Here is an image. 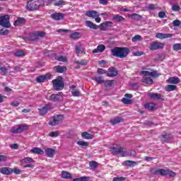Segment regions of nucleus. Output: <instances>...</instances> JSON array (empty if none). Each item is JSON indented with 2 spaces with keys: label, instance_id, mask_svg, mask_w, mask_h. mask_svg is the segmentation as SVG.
<instances>
[{
  "label": "nucleus",
  "instance_id": "nucleus-48",
  "mask_svg": "<svg viewBox=\"0 0 181 181\" xmlns=\"http://www.w3.org/2000/svg\"><path fill=\"white\" fill-rule=\"evenodd\" d=\"M122 103L123 104H127V105H129L130 104H132V100L128 99L127 98H122Z\"/></svg>",
  "mask_w": 181,
  "mask_h": 181
},
{
  "label": "nucleus",
  "instance_id": "nucleus-45",
  "mask_svg": "<svg viewBox=\"0 0 181 181\" xmlns=\"http://www.w3.org/2000/svg\"><path fill=\"white\" fill-rule=\"evenodd\" d=\"M146 74H148V76H150V77H158L159 75L158 74V71H154L153 72H149L146 71V72H144Z\"/></svg>",
  "mask_w": 181,
  "mask_h": 181
},
{
  "label": "nucleus",
  "instance_id": "nucleus-17",
  "mask_svg": "<svg viewBox=\"0 0 181 181\" xmlns=\"http://www.w3.org/2000/svg\"><path fill=\"white\" fill-rule=\"evenodd\" d=\"M45 155L48 158H53L54 155H56V149L52 148H48L45 150Z\"/></svg>",
  "mask_w": 181,
  "mask_h": 181
},
{
  "label": "nucleus",
  "instance_id": "nucleus-35",
  "mask_svg": "<svg viewBox=\"0 0 181 181\" xmlns=\"http://www.w3.org/2000/svg\"><path fill=\"white\" fill-rule=\"evenodd\" d=\"M92 80L96 81L98 84H103V83H104V79L103 78V76H93Z\"/></svg>",
  "mask_w": 181,
  "mask_h": 181
},
{
  "label": "nucleus",
  "instance_id": "nucleus-37",
  "mask_svg": "<svg viewBox=\"0 0 181 181\" xmlns=\"http://www.w3.org/2000/svg\"><path fill=\"white\" fill-rule=\"evenodd\" d=\"M89 166L92 170H94L95 169H97V168H98V163L94 160L90 161Z\"/></svg>",
  "mask_w": 181,
  "mask_h": 181
},
{
  "label": "nucleus",
  "instance_id": "nucleus-46",
  "mask_svg": "<svg viewBox=\"0 0 181 181\" xmlns=\"http://www.w3.org/2000/svg\"><path fill=\"white\" fill-rule=\"evenodd\" d=\"M142 40V36L139 35H134V37H133L132 38V41L135 42H139Z\"/></svg>",
  "mask_w": 181,
  "mask_h": 181
},
{
  "label": "nucleus",
  "instance_id": "nucleus-61",
  "mask_svg": "<svg viewBox=\"0 0 181 181\" xmlns=\"http://www.w3.org/2000/svg\"><path fill=\"white\" fill-rule=\"evenodd\" d=\"M97 73H98V74H107V71H105V69L99 68V69H98Z\"/></svg>",
  "mask_w": 181,
  "mask_h": 181
},
{
  "label": "nucleus",
  "instance_id": "nucleus-39",
  "mask_svg": "<svg viewBox=\"0 0 181 181\" xmlns=\"http://www.w3.org/2000/svg\"><path fill=\"white\" fill-rule=\"evenodd\" d=\"M77 144L79 146H81V148H87L88 146H90V143L84 141H79Z\"/></svg>",
  "mask_w": 181,
  "mask_h": 181
},
{
  "label": "nucleus",
  "instance_id": "nucleus-43",
  "mask_svg": "<svg viewBox=\"0 0 181 181\" xmlns=\"http://www.w3.org/2000/svg\"><path fill=\"white\" fill-rule=\"evenodd\" d=\"M49 136H51L52 138H56L60 135V132L59 131H54V132H50L48 134Z\"/></svg>",
  "mask_w": 181,
  "mask_h": 181
},
{
  "label": "nucleus",
  "instance_id": "nucleus-57",
  "mask_svg": "<svg viewBox=\"0 0 181 181\" xmlns=\"http://www.w3.org/2000/svg\"><path fill=\"white\" fill-rule=\"evenodd\" d=\"M172 9L173 12H179L180 11V6L179 5H173Z\"/></svg>",
  "mask_w": 181,
  "mask_h": 181
},
{
  "label": "nucleus",
  "instance_id": "nucleus-32",
  "mask_svg": "<svg viewBox=\"0 0 181 181\" xmlns=\"http://www.w3.org/2000/svg\"><path fill=\"white\" fill-rule=\"evenodd\" d=\"M165 91H168V92L175 91L177 90V87L176 86V85H167L165 87Z\"/></svg>",
  "mask_w": 181,
  "mask_h": 181
},
{
  "label": "nucleus",
  "instance_id": "nucleus-9",
  "mask_svg": "<svg viewBox=\"0 0 181 181\" xmlns=\"http://www.w3.org/2000/svg\"><path fill=\"white\" fill-rule=\"evenodd\" d=\"M141 74H143L142 83H145V84H153V80L151 76L148 75L146 71H141Z\"/></svg>",
  "mask_w": 181,
  "mask_h": 181
},
{
  "label": "nucleus",
  "instance_id": "nucleus-18",
  "mask_svg": "<svg viewBox=\"0 0 181 181\" xmlns=\"http://www.w3.org/2000/svg\"><path fill=\"white\" fill-rule=\"evenodd\" d=\"M76 88V86L75 85H72L69 87V90H71V93L73 97H80V90Z\"/></svg>",
  "mask_w": 181,
  "mask_h": 181
},
{
  "label": "nucleus",
  "instance_id": "nucleus-23",
  "mask_svg": "<svg viewBox=\"0 0 181 181\" xmlns=\"http://www.w3.org/2000/svg\"><path fill=\"white\" fill-rule=\"evenodd\" d=\"M167 81L169 84H179L180 79L177 77H170Z\"/></svg>",
  "mask_w": 181,
  "mask_h": 181
},
{
  "label": "nucleus",
  "instance_id": "nucleus-63",
  "mask_svg": "<svg viewBox=\"0 0 181 181\" xmlns=\"http://www.w3.org/2000/svg\"><path fill=\"white\" fill-rule=\"evenodd\" d=\"M165 16H166V13H164V11H160L158 13V18H160L161 19H163V18H165Z\"/></svg>",
  "mask_w": 181,
  "mask_h": 181
},
{
  "label": "nucleus",
  "instance_id": "nucleus-4",
  "mask_svg": "<svg viewBox=\"0 0 181 181\" xmlns=\"http://www.w3.org/2000/svg\"><path fill=\"white\" fill-rule=\"evenodd\" d=\"M86 25L88 28H90V29H93L95 30L98 29V28L100 30H107V25H105V23H103L98 26L96 24H94L92 21H88L86 22Z\"/></svg>",
  "mask_w": 181,
  "mask_h": 181
},
{
  "label": "nucleus",
  "instance_id": "nucleus-34",
  "mask_svg": "<svg viewBox=\"0 0 181 181\" xmlns=\"http://www.w3.org/2000/svg\"><path fill=\"white\" fill-rule=\"evenodd\" d=\"M81 136L84 139H93V138H94V136H93V134H91L87 132H83L81 134Z\"/></svg>",
  "mask_w": 181,
  "mask_h": 181
},
{
  "label": "nucleus",
  "instance_id": "nucleus-60",
  "mask_svg": "<svg viewBox=\"0 0 181 181\" xmlns=\"http://www.w3.org/2000/svg\"><path fill=\"white\" fill-rule=\"evenodd\" d=\"M168 175L170 176V177H175L176 176V173L168 170Z\"/></svg>",
  "mask_w": 181,
  "mask_h": 181
},
{
  "label": "nucleus",
  "instance_id": "nucleus-15",
  "mask_svg": "<svg viewBox=\"0 0 181 181\" xmlns=\"http://www.w3.org/2000/svg\"><path fill=\"white\" fill-rule=\"evenodd\" d=\"M52 19L54 21H62L64 19V13H54L51 14Z\"/></svg>",
  "mask_w": 181,
  "mask_h": 181
},
{
  "label": "nucleus",
  "instance_id": "nucleus-42",
  "mask_svg": "<svg viewBox=\"0 0 181 181\" xmlns=\"http://www.w3.org/2000/svg\"><path fill=\"white\" fill-rule=\"evenodd\" d=\"M21 162H23V163H32L35 162V160L30 157H25L21 160Z\"/></svg>",
  "mask_w": 181,
  "mask_h": 181
},
{
  "label": "nucleus",
  "instance_id": "nucleus-19",
  "mask_svg": "<svg viewBox=\"0 0 181 181\" xmlns=\"http://www.w3.org/2000/svg\"><path fill=\"white\" fill-rule=\"evenodd\" d=\"M67 70V67L64 66H55L54 67V71H55V73H64V71H66Z\"/></svg>",
  "mask_w": 181,
  "mask_h": 181
},
{
  "label": "nucleus",
  "instance_id": "nucleus-7",
  "mask_svg": "<svg viewBox=\"0 0 181 181\" xmlns=\"http://www.w3.org/2000/svg\"><path fill=\"white\" fill-rule=\"evenodd\" d=\"M29 129V125L24 124H20L17 128H13L11 129V134H21L25 131Z\"/></svg>",
  "mask_w": 181,
  "mask_h": 181
},
{
  "label": "nucleus",
  "instance_id": "nucleus-6",
  "mask_svg": "<svg viewBox=\"0 0 181 181\" xmlns=\"http://www.w3.org/2000/svg\"><path fill=\"white\" fill-rule=\"evenodd\" d=\"M127 150L120 146H113L112 148V155H121L122 157L127 156Z\"/></svg>",
  "mask_w": 181,
  "mask_h": 181
},
{
  "label": "nucleus",
  "instance_id": "nucleus-13",
  "mask_svg": "<svg viewBox=\"0 0 181 181\" xmlns=\"http://www.w3.org/2000/svg\"><path fill=\"white\" fill-rule=\"evenodd\" d=\"M52 110V105L47 104L44 107L39 109L40 115H46L49 111Z\"/></svg>",
  "mask_w": 181,
  "mask_h": 181
},
{
  "label": "nucleus",
  "instance_id": "nucleus-29",
  "mask_svg": "<svg viewBox=\"0 0 181 181\" xmlns=\"http://www.w3.org/2000/svg\"><path fill=\"white\" fill-rule=\"evenodd\" d=\"M144 107L148 111H155V110H156V107H155V105L153 103H146V105H144Z\"/></svg>",
  "mask_w": 181,
  "mask_h": 181
},
{
  "label": "nucleus",
  "instance_id": "nucleus-25",
  "mask_svg": "<svg viewBox=\"0 0 181 181\" xmlns=\"http://www.w3.org/2000/svg\"><path fill=\"white\" fill-rule=\"evenodd\" d=\"M110 122L112 125H117V124H119V122H124V119L117 117L110 119Z\"/></svg>",
  "mask_w": 181,
  "mask_h": 181
},
{
  "label": "nucleus",
  "instance_id": "nucleus-24",
  "mask_svg": "<svg viewBox=\"0 0 181 181\" xmlns=\"http://www.w3.org/2000/svg\"><path fill=\"white\" fill-rule=\"evenodd\" d=\"M31 153H35L36 155H44L45 151L39 147H35L31 149Z\"/></svg>",
  "mask_w": 181,
  "mask_h": 181
},
{
  "label": "nucleus",
  "instance_id": "nucleus-20",
  "mask_svg": "<svg viewBox=\"0 0 181 181\" xmlns=\"http://www.w3.org/2000/svg\"><path fill=\"white\" fill-rule=\"evenodd\" d=\"M0 173H2V175H12V168L3 167L0 168Z\"/></svg>",
  "mask_w": 181,
  "mask_h": 181
},
{
  "label": "nucleus",
  "instance_id": "nucleus-47",
  "mask_svg": "<svg viewBox=\"0 0 181 181\" xmlns=\"http://www.w3.org/2000/svg\"><path fill=\"white\" fill-rule=\"evenodd\" d=\"M25 52L20 50L18 52H16L14 53V56H16V57H23L25 56Z\"/></svg>",
  "mask_w": 181,
  "mask_h": 181
},
{
  "label": "nucleus",
  "instance_id": "nucleus-16",
  "mask_svg": "<svg viewBox=\"0 0 181 181\" xmlns=\"http://www.w3.org/2000/svg\"><path fill=\"white\" fill-rule=\"evenodd\" d=\"M106 74L108 76V77H116V76H118V71H117V69H115L114 67L109 68L108 71L106 72Z\"/></svg>",
  "mask_w": 181,
  "mask_h": 181
},
{
  "label": "nucleus",
  "instance_id": "nucleus-21",
  "mask_svg": "<svg viewBox=\"0 0 181 181\" xmlns=\"http://www.w3.org/2000/svg\"><path fill=\"white\" fill-rule=\"evenodd\" d=\"M25 23H26V19L22 17H18L13 25L14 26H19L21 25H25Z\"/></svg>",
  "mask_w": 181,
  "mask_h": 181
},
{
  "label": "nucleus",
  "instance_id": "nucleus-41",
  "mask_svg": "<svg viewBox=\"0 0 181 181\" xmlns=\"http://www.w3.org/2000/svg\"><path fill=\"white\" fill-rule=\"evenodd\" d=\"M70 37L71 39H74V40L80 39V37H81V35L80 34V33L75 32V33H71Z\"/></svg>",
  "mask_w": 181,
  "mask_h": 181
},
{
  "label": "nucleus",
  "instance_id": "nucleus-36",
  "mask_svg": "<svg viewBox=\"0 0 181 181\" xmlns=\"http://www.w3.org/2000/svg\"><path fill=\"white\" fill-rule=\"evenodd\" d=\"M62 177L63 179H71L73 177V175L67 171H62Z\"/></svg>",
  "mask_w": 181,
  "mask_h": 181
},
{
  "label": "nucleus",
  "instance_id": "nucleus-40",
  "mask_svg": "<svg viewBox=\"0 0 181 181\" xmlns=\"http://www.w3.org/2000/svg\"><path fill=\"white\" fill-rule=\"evenodd\" d=\"M170 139H172V134H163L162 141H163V142H168Z\"/></svg>",
  "mask_w": 181,
  "mask_h": 181
},
{
  "label": "nucleus",
  "instance_id": "nucleus-27",
  "mask_svg": "<svg viewBox=\"0 0 181 181\" xmlns=\"http://www.w3.org/2000/svg\"><path fill=\"white\" fill-rule=\"evenodd\" d=\"M105 50V45H99L96 49L93 50V53H103Z\"/></svg>",
  "mask_w": 181,
  "mask_h": 181
},
{
  "label": "nucleus",
  "instance_id": "nucleus-52",
  "mask_svg": "<svg viewBox=\"0 0 181 181\" xmlns=\"http://www.w3.org/2000/svg\"><path fill=\"white\" fill-rule=\"evenodd\" d=\"M8 34H9L8 30H4V29L0 30V36H6V35H8Z\"/></svg>",
  "mask_w": 181,
  "mask_h": 181
},
{
  "label": "nucleus",
  "instance_id": "nucleus-55",
  "mask_svg": "<svg viewBox=\"0 0 181 181\" xmlns=\"http://www.w3.org/2000/svg\"><path fill=\"white\" fill-rule=\"evenodd\" d=\"M88 177H81L78 178H75L73 180V181H88Z\"/></svg>",
  "mask_w": 181,
  "mask_h": 181
},
{
  "label": "nucleus",
  "instance_id": "nucleus-2",
  "mask_svg": "<svg viewBox=\"0 0 181 181\" xmlns=\"http://www.w3.org/2000/svg\"><path fill=\"white\" fill-rule=\"evenodd\" d=\"M42 0H28L27 2L26 8L30 12H34L37 11L39 8H42Z\"/></svg>",
  "mask_w": 181,
  "mask_h": 181
},
{
  "label": "nucleus",
  "instance_id": "nucleus-28",
  "mask_svg": "<svg viewBox=\"0 0 181 181\" xmlns=\"http://www.w3.org/2000/svg\"><path fill=\"white\" fill-rule=\"evenodd\" d=\"M86 16H88V18H97L98 16V13L94 10L86 11Z\"/></svg>",
  "mask_w": 181,
  "mask_h": 181
},
{
  "label": "nucleus",
  "instance_id": "nucleus-56",
  "mask_svg": "<svg viewBox=\"0 0 181 181\" xmlns=\"http://www.w3.org/2000/svg\"><path fill=\"white\" fill-rule=\"evenodd\" d=\"M173 50H181V44H175L173 47Z\"/></svg>",
  "mask_w": 181,
  "mask_h": 181
},
{
  "label": "nucleus",
  "instance_id": "nucleus-3",
  "mask_svg": "<svg viewBox=\"0 0 181 181\" xmlns=\"http://www.w3.org/2000/svg\"><path fill=\"white\" fill-rule=\"evenodd\" d=\"M52 86L55 91H62L64 88V81L60 78H55L52 80Z\"/></svg>",
  "mask_w": 181,
  "mask_h": 181
},
{
  "label": "nucleus",
  "instance_id": "nucleus-31",
  "mask_svg": "<svg viewBox=\"0 0 181 181\" xmlns=\"http://www.w3.org/2000/svg\"><path fill=\"white\" fill-rule=\"evenodd\" d=\"M112 21L119 23L125 21V18L122 16L117 14L112 17Z\"/></svg>",
  "mask_w": 181,
  "mask_h": 181
},
{
  "label": "nucleus",
  "instance_id": "nucleus-53",
  "mask_svg": "<svg viewBox=\"0 0 181 181\" xmlns=\"http://www.w3.org/2000/svg\"><path fill=\"white\" fill-rule=\"evenodd\" d=\"M12 173H15V175H21V173H22V170L18 168H14L12 169Z\"/></svg>",
  "mask_w": 181,
  "mask_h": 181
},
{
  "label": "nucleus",
  "instance_id": "nucleus-64",
  "mask_svg": "<svg viewBox=\"0 0 181 181\" xmlns=\"http://www.w3.org/2000/svg\"><path fill=\"white\" fill-rule=\"evenodd\" d=\"M105 85L107 86H108L109 87H112V81L111 80H107L105 83Z\"/></svg>",
  "mask_w": 181,
  "mask_h": 181
},
{
  "label": "nucleus",
  "instance_id": "nucleus-59",
  "mask_svg": "<svg viewBox=\"0 0 181 181\" xmlns=\"http://www.w3.org/2000/svg\"><path fill=\"white\" fill-rule=\"evenodd\" d=\"M44 76L45 77V80H52L53 75L50 73H47Z\"/></svg>",
  "mask_w": 181,
  "mask_h": 181
},
{
  "label": "nucleus",
  "instance_id": "nucleus-22",
  "mask_svg": "<svg viewBox=\"0 0 181 181\" xmlns=\"http://www.w3.org/2000/svg\"><path fill=\"white\" fill-rule=\"evenodd\" d=\"M136 165H138L136 161L129 160H125L123 164L124 166H127V168H134Z\"/></svg>",
  "mask_w": 181,
  "mask_h": 181
},
{
  "label": "nucleus",
  "instance_id": "nucleus-26",
  "mask_svg": "<svg viewBox=\"0 0 181 181\" xmlns=\"http://www.w3.org/2000/svg\"><path fill=\"white\" fill-rule=\"evenodd\" d=\"M11 69V66H0V74L1 76H6L8 70Z\"/></svg>",
  "mask_w": 181,
  "mask_h": 181
},
{
  "label": "nucleus",
  "instance_id": "nucleus-1",
  "mask_svg": "<svg viewBox=\"0 0 181 181\" xmlns=\"http://www.w3.org/2000/svg\"><path fill=\"white\" fill-rule=\"evenodd\" d=\"M111 53L115 57L125 59L129 54V49L128 47H116L111 49Z\"/></svg>",
  "mask_w": 181,
  "mask_h": 181
},
{
  "label": "nucleus",
  "instance_id": "nucleus-50",
  "mask_svg": "<svg viewBox=\"0 0 181 181\" xmlns=\"http://www.w3.org/2000/svg\"><path fill=\"white\" fill-rule=\"evenodd\" d=\"M173 25L176 28H181V21L179 20H175L173 21Z\"/></svg>",
  "mask_w": 181,
  "mask_h": 181
},
{
  "label": "nucleus",
  "instance_id": "nucleus-12",
  "mask_svg": "<svg viewBox=\"0 0 181 181\" xmlns=\"http://www.w3.org/2000/svg\"><path fill=\"white\" fill-rule=\"evenodd\" d=\"M156 37H157V39H160V40H163V39H170L171 37H173V34L157 33Z\"/></svg>",
  "mask_w": 181,
  "mask_h": 181
},
{
  "label": "nucleus",
  "instance_id": "nucleus-49",
  "mask_svg": "<svg viewBox=\"0 0 181 181\" xmlns=\"http://www.w3.org/2000/svg\"><path fill=\"white\" fill-rule=\"evenodd\" d=\"M76 64H79V66H87V60L82 59L81 61H75Z\"/></svg>",
  "mask_w": 181,
  "mask_h": 181
},
{
  "label": "nucleus",
  "instance_id": "nucleus-14",
  "mask_svg": "<svg viewBox=\"0 0 181 181\" xmlns=\"http://www.w3.org/2000/svg\"><path fill=\"white\" fill-rule=\"evenodd\" d=\"M148 97H150L151 100H160V101H165V98H163L160 93H149Z\"/></svg>",
  "mask_w": 181,
  "mask_h": 181
},
{
  "label": "nucleus",
  "instance_id": "nucleus-58",
  "mask_svg": "<svg viewBox=\"0 0 181 181\" xmlns=\"http://www.w3.org/2000/svg\"><path fill=\"white\" fill-rule=\"evenodd\" d=\"M129 18H132V19H137V18H141V16L137 13H133V14H129Z\"/></svg>",
  "mask_w": 181,
  "mask_h": 181
},
{
  "label": "nucleus",
  "instance_id": "nucleus-8",
  "mask_svg": "<svg viewBox=\"0 0 181 181\" xmlns=\"http://www.w3.org/2000/svg\"><path fill=\"white\" fill-rule=\"evenodd\" d=\"M0 25L3 28H11V23H9V16L5 15L0 16Z\"/></svg>",
  "mask_w": 181,
  "mask_h": 181
},
{
  "label": "nucleus",
  "instance_id": "nucleus-10",
  "mask_svg": "<svg viewBox=\"0 0 181 181\" xmlns=\"http://www.w3.org/2000/svg\"><path fill=\"white\" fill-rule=\"evenodd\" d=\"M163 47H165V43L160 42H153L150 46V49L155 51L158 50V49H163Z\"/></svg>",
  "mask_w": 181,
  "mask_h": 181
},
{
  "label": "nucleus",
  "instance_id": "nucleus-54",
  "mask_svg": "<svg viewBox=\"0 0 181 181\" xmlns=\"http://www.w3.org/2000/svg\"><path fill=\"white\" fill-rule=\"evenodd\" d=\"M30 39V40H37V39H39L37 33L31 34Z\"/></svg>",
  "mask_w": 181,
  "mask_h": 181
},
{
  "label": "nucleus",
  "instance_id": "nucleus-11",
  "mask_svg": "<svg viewBox=\"0 0 181 181\" xmlns=\"http://www.w3.org/2000/svg\"><path fill=\"white\" fill-rule=\"evenodd\" d=\"M63 100V96L61 94H52L49 96V101L52 103H60Z\"/></svg>",
  "mask_w": 181,
  "mask_h": 181
},
{
  "label": "nucleus",
  "instance_id": "nucleus-62",
  "mask_svg": "<svg viewBox=\"0 0 181 181\" xmlns=\"http://www.w3.org/2000/svg\"><path fill=\"white\" fill-rule=\"evenodd\" d=\"M126 177H114L112 181H124L126 180Z\"/></svg>",
  "mask_w": 181,
  "mask_h": 181
},
{
  "label": "nucleus",
  "instance_id": "nucleus-38",
  "mask_svg": "<svg viewBox=\"0 0 181 181\" xmlns=\"http://www.w3.org/2000/svg\"><path fill=\"white\" fill-rule=\"evenodd\" d=\"M147 9L148 11H156V9H159V6H158V4H150L147 6Z\"/></svg>",
  "mask_w": 181,
  "mask_h": 181
},
{
  "label": "nucleus",
  "instance_id": "nucleus-5",
  "mask_svg": "<svg viewBox=\"0 0 181 181\" xmlns=\"http://www.w3.org/2000/svg\"><path fill=\"white\" fill-rule=\"evenodd\" d=\"M63 119H64V116L63 115H57L52 117V120H50L48 124L51 127H56V125H59Z\"/></svg>",
  "mask_w": 181,
  "mask_h": 181
},
{
  "label": "nucleus",
  "instance_id": "nucleus-33",
  "mask_svg": "<svg viewBox=\"0 0 181 181\" xmlns=\"http://www.w3.org/2000/svg\"><path fill=\"white\" fill-rule=\"evenodd\" d=\"M156 175H160L161 176H166L168 175V170L165 169H158L155 171Z\"/></svg>",
  "mask_w": 181,
  "mask_h": 181
},
{
  "label": "nucleus",
  "instance_id": "nucleus-51",
  "mask_svg": "<svg viewBox=\"0 0 181 181\" xmlns=\"http://www.w3.org/2000/svg\"><path fill=\"white\" fill-rule=\"evenodd\" d=\"M64 5V0H59L58 1L54 3V6H62Z\"/></svg>",
  "mask_w": 181,
  "mask_h": 181
},
{
  "label": "nucleus",
  "instance_id": "nucleus-30",
  "mask_svg": "<svg viewBox=\"0 0 181 181\" xmlns=\"http://www.w3.org/2000/svg\"><path fill=\"white\" fill-rule=\"evenodd\" d=\"M55 60H57L58 62H62L63 63H66L67 62V57L62 55V56H57V54L54 55Z\"/></svg>",
  "mask_w": 181,
  "mask_h": 181
},
{
  "label": "nucleus",
  "instance_id": "nucleus-44",
  "mask_svg": "<svg viewBox=\"0 0 181 181\" xmlns=\"http://www.w3.org/2000/svg\"><path fill=\"white\" fill-rule=\"evenodd\" d=\"M46 81V78L45 77V75H40L36 78L35 81L37 83H43Z\"/></svg>",
  "mask_w": 181,
  "mask_h": 181
}]
</instances>
